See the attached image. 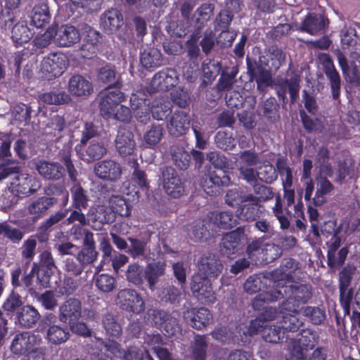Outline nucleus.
Listing matches in <instances>:
<instances>
[{"instance_id": "nucleus-1", "label": "nucleus", "mask_w": 360, "mask_h": 360, "mask_svg": "<svg viewBox=\"0 0 360 360\" xmlns=\"http://www.w3.org/2000/svg\"><path fill=\"white\" fill-rule=\"evenodd\" d=\"M283 293L288 296V298L283 303V309L298 317L299 311H302V308H299L300 305L305 303L311 297V292L304 285H292L288 281V285H284L278 282L275 290H271L257 295L252 302V306L255 309H259L265 302L276 300Z\"/></svg>"}, {"instance_id": "nucleus-2", "label": "nucleus", "mask_w": 360, "mask_h": 360, "mask_svg": "<svg viewBox=\"0 0 360 360\" xmlns=\"http://www.w3.org/2000/svg\"><path fill=\"white\" fill-rule=\"evenodd\" d=\"M223 266L213 257H202L198 264V272L193 278L191 288L193 295L203 304L215 302L216 295L208 276L217 277Z\"/></svg>"}, {"instance_id": "nucleus-3", "label": "nucleus", "mask_w": 360, "mask_h": 360, "mask_svg": "<svg viewBox=\"0 0 360 360\" xmlns=\"http://www.w3.org/2000/svg\"><path fill=\"white\" fill-rule=\"evenodd\" d=\"M259 316L264 323L276 319H281L279 321L278 328L282 327L283 330H290L291 332L297 330L302 324V320L290 314L289 311H285L283 309V305L279 312L271 307L266 309Z\"/></svg>"}, {"instance_id": "nucleus-4", "label": "nucleus", "mask_w": 360, "mask_h": 360, "mask_svg": "<svg viewBox=\"0 0 360 360\" xmlns=\"http://www.w3.org/2000/svg\"><path fill=\"white\" fill-rule=\"evenodd\" d=\"M68 65L66 56L60 52L51 53L44 58L41 63V71L47 79L60 76Z\"/></svg>"}, {"instance_id": "nucleus-5", "label": "nucleus", "mask_w": 360, "mask_h": 360, "mask_svg": "<svg viewBox=\"0 0 360 360\" xmlns=\"http://www.w3.org/2000/svg\"><path fill=\"white\" fill-rule=\"evenodd\" d=\"M259 162L257 153L252 150H244L240 153L236 160L240 178L248 184L255 182L256 170L252 167Z\"/></svg>"}, {"instance_id": "nucleus-6", "label": "nucleus", "mask_w": 360, "mask_h": 360, "mask_svg": "<svg viewBox=\"0 0 360 360\" xmlns=\"http://www.w3.org/2000/svg\"><path fill=\"white\" fill-rule=\"evenodd\" d=\"M117 304L124 310L140 313L144 310L145 303L141 295L134 290L124 289L117 295Z\"/></svg>"}, {"instance_id": "nucleus-7", "label": "nucleus", "mask_w": 360, "mask_h": 360, "mask_svg": "<svg viewBox=\"0 0 360 360\" xmlns=\"http://www.w3.org/2000/svg\"><path fill=\"white\" fill-rule=\"evenodd\" d=\"M163 188L165 192L174 198L181 197L184 186L176 172L172 167L166 168L162 172Z\"/></svg>"}, {"instance_id": "nucleus-8", "label": "nucleus", "mask_w": 360, "mask_h": 360, "mask_svg": "<svg viewBox=\"0 0 360 360\" xmlns=\"http://www.w3.org/2000/svg\"><path fill=\"white\" fill-rule=\"evenodd\" d=\"M41 339L30 333L17 335L11 345L13 353L18 355L27 354L33 347L40 345Z\"/></svg>"}, {"instance_id": "nucleus-9", "label": "nucleus", "mask_w": 360, "mask_h": 360, "mask_svg": "<svg viewBox=\"0 0 360 360\" xmlns=\"http://www.w3.org/2000/svg\"><path fill=\"white\" fill-rule=\"evenodd\" d=\"M13 192L20 195H29L37 191L41 187L39 181L27 174L18 175L11 183Z\"/></svg>"}, {"instance_id": "nucleus-10", "label": "nucleus", "mask_w": 360, "mask_h": 360, "mask_svg": "<svg viewBox=\"0 0 360 360\" xmlns=\"http://www.w3.org/2000/svg\"><path fill=\"white\" fill-rule=\"evenodd\" d=\"M99 96L101 112L105 117L114 115L113 110L124 100L123 94L119 89H106Z\"/></svg>"}, {"instance_id": "nucleus-11", "label": "nucleus", "mask_w": 360, "mask_h": 360, "mask_svg": "<svg viewBox=\"0 0 360 360\" xmlns=\"http://www.w3.org/2000/svg\"><path fill=\"white\" fill-rule=\"evenodd\" d=\"M177 82V75L174 70L167 69L156 73L150 84V93L158 91H167Z\"/></svg>"}, {"instance_id": "nucleus-12", "label": "nucleus", "mask_w": 360, "mask_h": 360, "mask_svg": "<svg viewBox=\"0 0 360 360\" xmlns=\"http://www.w3.org/2000/svg\"><path fill=\"white\" fill-rule=\"evenodd\" d=\"M82 315V304L79 300L70 298L64 302L59 308V319L60 321L72 324L78 321Z\"/></svg>"}, {"instance_id": "nucleus-13", "label": "nucleus", "mask_w": 360, "mask_h": 360, "mask_svg": "<svg viewBox=\"0 0 360 360\" xmlns=\"http://www.w3.org/2000/svg\"><path fill=\"white\" fill-rule=\"evenodd\" d=\"M317 342L316 336L314 333L310 330H303L300 338L297 340L290 339L288 343V355L290 356L292 350L294 353H296L295 350H300L304 354L309 349L314 348Z\"/></svg>"}, {"instance_id": "nucleus-14", "label": "nucleus", "mask_w": 360, "mask_h": 360, "mask_svg": "<svg viewBox=\"0 0 360 360\" xmlns=\"http://www.w3.org/2000/svg\"><path fill=\"white\" fill-rule=\"evenodd\" d=\"M153 323L165 330L167 336H173L179 330L175 317L162 311H153L151 315Z\"/></svg>"}, {"instance_id": "nucleus-15", "label": "nucleus", "mask_w": 360, "mask_h": 360, "mask_svg": "<svg viewBox=\"0 0 360 360\" xmlns=\"http://www.w3.org/2000/svg\"><path fill=\"white\" fill-rule=\"evenodd\" d=\"M94 172L100 179L115 181L120 178L122 169L120 165L113 160H103L95 165Z\"/></svg>"}, {"instance_id": "nucleus-16", "label": "nucleus", "mask_w": 360, "mask_h": 360, "mask_svg": "<svg viewBox=\"0 0 360 360\" xmlns=\"http://www.w3.org/2000/svg\"><path fill=\"white\" fill-rule=\"evenodd\" d=\"M183 316L191 327L200 330L210 324L212 320V315L205 308L189 309L184 311Z\"/></svg>"}, {"instance_id": "nucleus-17", "label": "nucleus", "mask_w": 360, "mask_h": 360, "mask_svg": "<svg viewBox=\"0 0 360 360\" xmlns=\"http://www.w3.org/2000/svg\"><path fill=\"white\" fill-rule=\"evenodd\" d=\"M115 143L117 152L122 156L132 155L136 149V141L133 133L125 129L118 131Z\"/></svg>"}, {"instance_id": "nucleus-18", "label": "nucleus", "mask_w": 360, "mask_h": 360, "mask_svg": "<svg viewBox=\"0 0 360 360\" xmlns=\"http://www.w3.org/2000/svg\"><path fill=\"white\" fill-rule=\"evenodd\" d=\"M56 27V43L60 46L68 47L77 43L80 39L78 30L72 25Z\"/></svg>"}, {"instance_id": "nucleus-19", "label": "nucleus", "mask_w": 360, "mask_h": 360, "mask_svg": "<svg viewBox=\"0 0 360 360\" xmlns=\"http://www.w3.org/2000/svg\"><path fill=\"white\" fill-rule=\"evenodd\" d=\"M244 199L245 202L238 210V217L244 221L255 220L262 212L261 205L252 194H247Z\"/></svg>"}, {"instance_id": "nucleus-20", "label": "nucleus", "mask_w": 360, "mask_h": 360, "mask_svg": "<svg viewBox=\"0 0 360 360\" xmlns=\"http://www.w3.org/2000/svg\"><path fill=\"white\" fill-rule=\"evenodd\" d=\"M231 183L230 173L222 168L216 167L210 174L203 179L201 184L207 193L213 192L210 190L212 185L229 186Z\"/></svg>"}, {"instance_id": "nucleus-21", "label": "nucleus", "mask_w": 360, "mask_h": 360, "mask_svg": "<svg viewBox=\"0 0 360 360\" xmlns=\"http://www.w3.org/2000/svg\"><path fill=\"white\" fill-rule=\"evenodd\" d=\"M208 226L212 231L219 228L229 229L236 224L233 214L228 212H212L207 215Z\"/></svg>"}, {"instance_id": "nucleus-22", "label": "nucleus", "mask_w": 360, "mask_h": 360, "mask_svg": "<svg viewBox=\"0 0 360 360\" xmlns=\"http://www.w3.org/2000/svg\"><path fill=\"white\" fill-rule=\"evenodd\" d=\"M68 91L73 96H85L93 92V85L84 77L77 75L70 79Z\"/></svg>"}, {"instance_id": "nucleus-23", "label": "nucleus", "mask_w": 360, "mask_h": 360, "mask_svg": "<svg viewBox=\"0 0 360 360\" xmlns=\"http://www.w3.org/2000/svg\"><path fill=\"white\" fill-rule=\"evenodd\" d=\"M276 249L277 247L273 244H264L260 240H255L248 246L247 252L249 258L251 259L252 262H257L260 259L262 260L272 259V257L269 258L268 252L276 250Z\"/></svg>"}, {"instance_id": "nucleus-24", "label": "nucleus", "mask_w": 360, "mask_h": 360, "mask_svg": "<svg viewBox=\"0 0 360 360\" xmlns=\"http://www.w3.org/2000/svg\"><path fill=\"white\" fill-rule=\"evenodd\" d=\"M39 174L46 179H58L63 175V167L57 162L41 160L36 164Z\"/></svg>"}, {"instance_id": "nucleus-25", "label": "nucleus", "mask_w": 360, "mask_h": 360, "mask_svg": "<svg viewBox=\"0 0 360 360\" xmlns=\"http://www.w3.org/2000/svg\"><path fill=\"white\" fill-rule=\"evenodd\" d=\"M348 172L345 163L338 162L331 165H322L320 166V174L323 176L330 177L335 182H341Z\"/></svg>"}, {"instance_id": "nucleus-26", "label": "nucleus", "mask_w": 360, "mask_h": 360, "mask_svg": "<svg viewBox=\"0 0 360 360\" xmlns=\"http://www.w3.org/2000/svg\"><path fill=\"white\" fill-rule=\"evenodd\" d=\"M189 125V117L185 113L179 112L172 115L168 130L172 135L178 136L184 134L188 129Z\"/></svg>"}, {"instance_id": "nucleus-27", "label": "nucleus", "mask_w": 360, "mask_h": 360, "mask_svg": "<svg viewBox=\"0 0 360 360\" xmlns=\"http://www.w3.org/2000/svg\"><path fill=\"white\" fill-rule=\"evenodd\" d=\"M33 34L34 32L24 20L18 21L11 29V38L15 43L18 44L28 42Z\"/></svg>"}, {"instance_id": "nucleus-28", "label": "nucleus", "mask_w": 360, "mask_h": 360, "mask_svg": "<svg viewBox=\"0 0 360 360\" xmlns=\"http://www.w3.org/2000/svg\"><path fill=\"white\" fill-rule=\"evenodd\" d=\"M40 314L32 306L25 305L18 312L17 319L19 323L25 327L31 328L39 320Z\"/></svg>"}, {"instance_id": "nucleus-29", "label": "nucleus", "mask_w": 360, "mask_h": 360, "mask_svg": "<svg viewBox=\"0 0 360 360\" xmlns=\"http://www.w3.org/2000/svg\"><path fill=\"white\" fill-rule=\"evenodd\" d=\"M326 25L324 17L320 14H309L302 25V30L311 35L317 34Z\"/></svg>"}, {"instance_id": "nucleus-30", "label": "nucleus", "mask_w": 360, "mask_h": 360, "mask_svg": "<svg viewBox=\"0 0 360 360\" xmlns=\"http://www.w3.org/2000/svg\"><path fill=\"white\" fill-rule=\"evenodd\" d=\"M332 183L326 176H321L318 180L317 189L313 198V202L316 206L323 205L326 202L325 196L333 191Z\"/></svg>"}, {"instance_id": "nucleus-31", "label": "nucleus", "mask_w": 360, "mask_h": 360, "mask_svg": "<svg viewBox=\"0 0 360 360\" xmlns=\"http://www.w3.org/2000/svg\"><path fill=\"white\" fill-rule=\"evenodd\" d=\"M49 20L50 14L46 4H37L33 8L31 22L36 27H43L49 22Z\"/></svg>"}, {"instance_id": "nucleus-32", "label": "nucleus", "mask_w": 360, "mask_h": 360, "mask_svg": "<svg viewBox=\"0 0 360 360\" xmlns=\"http://www.w3.org/2000/svg\"><path fill=\"white\" fill-rule=\"evenodd\" d=\"M53 204V198L41 197L29 204L27 211L34 218H39L44 214Z\"/></svg>"}, {"instance_id": "nucleus-33", "label": "nucleus", "mask_w": 360, "mask_h": 360, "mask_svg": "<svg viewBox=\"0 0 360 360\" xmlns=\"http://www.w3.org/2000/svg\"><path fill=\"white\" fill-rule=\"evenodd\" d=\"M102 24L106 30L116 31L122 25L121 14L116 9L108 11L102 17Z\"/></svg>"}, {"instance_id": "nucleus-34", "label": "nucleus", "mask_w": 360, "mask_h": 360, "mask_svg": "<svg viewBox=\"0 0 360 360\" xmlns=\"http://www.w3.org/2000/svg\"><path fill=\"white\" fill-rule=\"evenodd\" d=\"M162 54L155 48L145 50L141 56V63L146 68L158 67L162 64Z\"/></svg>"}, {"instance_id": "nucleus-35", "label": "nucleus", "mask_w": 360, "mask_h": 360, "mask_svg": "<svg viewBox=\"0 0 360 360\" xmlns=\"http://www.w3.org/2000/svg\"><path fill=\"white\" fill-rule=\"evenodd\" d=\"M165 274V264L161 262L150 264L148 266L145 272L146 278L149 288L154 290L155 285L158 282V278Z\"/></svg>"}, {"instance_id": "nucleus-36", "label": "nucleus", "mask_w": 360, "mask_h": 360, "mask_svg": "<svg viewBox=\"0 0 360 360\" xmlns=\"http://www.w3.org/2000/svg\"><path fill=\"white\" fill-rule=\"evenodd\" d=\"M267 65L269 68L277 70L285 63V54L276 46H271L266 53Z\"/></svg>"}, {"instance_id": "nucleus-37", "label": "nucleus", "mask_w": 360, "mask_h": 360, "mask_svg": "<svg viewBox=\"0 0 360 360\" xmlns=\"http://www.w3.org/2000/svg\"><path fill=\"white\" fill-rule=\"evenodd\" d=\"M47 339L52 344L65 342L69 338V330L66 327L53 325L47 330Z\"/></svg>"}, {"instance_id": "nucleus-38", "label": "nucleus", "mask_w": 360, "mask_h": 360, "mask_svg": "<svg viewBox=\"0 0 360 360\" xmlns=\"http://www.w3.org/2000/svg\"><path fill=\"white\" fill-rule=\"evenodd\" d=\"M207 347L206 337L195 335L191 345V352L195 360H205Z\"/></svg>"}, {"instance_id": "nucleus-39", "label": "nucleus", "mask_w": 360, "mask_h": 360, "mask_svg": "<svg viewBox=\"0 0 360 360\" xmlns=\"http://www.w3.org/2000/svg\"><path fill=\"white\" fill-rule=\"evenodd\" d=\"M131 108L134 110H141L147 113L150 110L149 104L147 103V94L144 89H141L132 94L130 98Z\"/></svg>"}, {"instance_id": "nucleus-40", "label": "nucleus", "mask_w": 360, "mask_h": 360, "mask_svg": "<svg viewBox=\"0 0 360 360\" xmlns=\"http://www.w3.org/2000/svg\"><path fill=\"white\" fill-rule=\"evenodd\" d=\"M95 284L101 292H110L115 288L116 280L110 274H101L96 276Z\"/></svg>"}, {"instance_id": "nucleus-41", "label": "nucleus", "mask_w": 360, "mask_h": 360, "mask_svg": "<svg viewBox=\"0 0 360 360\" xmlns=\"http://www.w3.org/2000/svg\"><path fill=\"white\" fill-rule=\"evenodd\" d=\"M279 324L276 326H267L262 330L263 339L271 343H278L283 337L284 333L288 330H283L282 327L278 328Z\"/></svg>"}, {"instance_id": "nucleus-42", "label": "nucleus", "mask_w": 360, "mask_h": 360, "mask_svg": "<svg viewBox=\"0 0 360 360\" xmlns=\"http://www.w3.org/2000/svg\"><path fill=\"white\" fill-rule=\"evenodd\" d=\"M241 235L238 232L232 231L226 233L222 238V246L225 253L230 255L234 252L240 244Z\"/></svg>"}, {"instance_id": "nucleus-43", "label": "nucleus", "mask_w": 360, "mask_h": 360, "mask_svg": "<svg viewBox=\"0 0 360 360\" xmlns=\"http://www.w3.org/2000/svg\"><path fill=\"white\" fill-rule=\"evenodd\" d=\"M73 198V205L75 208L81 210L86 209L88 207L89 197L81 186L75 185L71 188Z\"/></svg>"}, {"instance_id": "nucleus-44", "label": "nucleus", "mask_w": 360, "mask_h": 360, "mask_svg": "<svg viewBox=\"0 0 360 360\" xmlns=\"http://www.w3.org/2000/svg\"><path fill=\"white\" fill-rule=\"evenodd\" d=\"M108 203L114 213L124 217H128L130 214L129 205L123 198L119 195H113L109 199Z\"/></svg>"}, {"instance_id": "nucleus-45", "label": "nucleus", "mask_w": 360, "mask_h": 360, "mask_svg": "<svg viewBox=\"0 0 360 360\" xmlns=\"http://www.w3.org/2000/svg\"><path fill=\"white\" fill-rule=\"evenodd\" d=\"M257 179L266 183L271 184L277 179L276 170L272 165L264 164L256 171L255 181Z\"/></svg>"}, {"instance_id": "nucleus-46", "label": "nucleus", "mask_w": 360, "mask_h": 360, "mask_svg": "<svg viewBox=\"0 0 360 360\" xmlns=\"http://www.w3.org/2000/svg\"><path fill=\"white\" fill-rule=\"evenodd\" d=\"M208 224V219L193 223L190 230L191 236H193L195 240L207 238L211 235V229L209 228Z\"/></svg>"}, {"instance_id": "nucleus-47", "label": "nucleus", "mask_w": 360, "mask_h": 360, "mask_svg": "<svg viewBox=\"0 0 360 360\" xmlns=\"http://www.w3.org/2000/svg\"><path fill=\"white\" fill-rule=\"evenodd\" d=\"M40 101L50 105H61L70 101L69 95L65 92L54 94L53 92L44 93L39 96Z\"/></svg>"}, {"instance_id": "nucleus-48", "label": "nucleus", "mask_w": 360, "mask_h": 360, "mask_svg": "<svg viewBox=\"0 0 360 360\" xmlns=\"http://www.w3.org/2000/svg\"><path fill=\"white\" fill-rule=\"evenodd\" d=\"M172 155L175 165L181 169H186L190 162L189 153L181 147H175L172 150Z\"/></svg>"}, {"instance_id": "nucleus-49", "label": "nucleus", "mask_w": 360, "mask_h": 360, "mask_svg": "<svg viewBox=\"0 0 360 360\" xmlns=\"http://www.w3.org/2000/svg\"><path fill=\"white\" fill-rule=\"evenodd\" d=\"M103 325L106 331V333L113 338L120 336L122 333V328L120 325L115 321V318L111 314H106L103 319Z\"/></svg>"}, {"instance_id": "nucleus-50", "label": "nucleus", "mask_w": 360, "mask_h": 360, "mask_svg": "<svg viewBox=\"0 0 360 360\" xmlns=\"http://www.w3.org/2000/svg\"><path fill=\"white\" fill-rule=\"evenodd\" d=\"M0 236L11 240L13 242L20 241L22 237V233L7 223L0 224Z\"/></svg>"}, {"instance_id": "nucleus-51", "label": "nucleus", "mask_w": 360, "mask_h": 360, "mask_svg": "<svg viewBox=\"0 0 360 360\" xmlns=\"http://www.w3.org/2000/svg\"><path fill=\"white\" fill-rule=\"evenodd\" d=\"M301 314L307 317H309L311 323L314 324L321 323L325 318L324 311L316 307H302V311H299L298 315Z\"/></svg>"}, {"instance_id": "nucleus-52", "label": "nucleus", "mask_w": 360, "mask_h": 360, "mask_svg": "<svg viewBox=\"0 0 360 360\" xmlns=\"http://www.w3.org/2000/svg\"><path fill=\"white\" fill-rule=\"evenodd\" d=\"M127 279L134 285H140L143 283V268L137 264H132L128 266L126 273Z\"/></svg>"}, {"instance_id": "nucleus-53", "label": "nucleus", "mask_w": 360, "mask_h": 360, "mask_svg": "<svg viewBox=\"0 0 360 360\" xmlns=\"http://www.w3.org/2000/svg\"><path fill=\"white\" fill-rule=\"evenodd\" d=\"M162 136V128L159 125H153L146 131L143 136V140L148 146H153L159 143Z\"/></svg>"}, {"instance_id": "nucleus-54", "label": "nucleus", "mask_w": 360, "mask_h": 360, "mask_svg": "<svg viewBox=\"0 0 360 360\" xmlns=\"http://www.w3.org/2000/svg\"><path fill=\"white\" fill-rule=\"evenodd\" d=\"M245 197H247V194H244L239 189H229L226 194L225 201L227 205L233 207L245 202Z\"/></svg>"}, {"instance_id": "nucleus-55", "label": "nucleus", "mask_w": 360, "mask_h": 360, "mask_svg": "<svg viewBox=\"0 0 360 360\" xmlns=\"http://www.w3.org/2000/svg\"><path fill=\"white\" fill-rule=\"evenodd\" d=\"M277 168L282 178L283 188H290L292 185L291 169L287 167L285 162L281 160L277 161Z\"/></svg>"}, {"instance_id": "nucleus-56", "label": "nucleus", "mask_w": 360, "mask_h": 360, "mask_svg": "<svg viewBox=\"0 0 360 360\" xmlns=\"http://www.w3.org/2000/svg\"><path fill=\"white\" fill-rule=\"evenodd\" d=\"M52 40L56 42V27H49L44 34L37 36L34 39V43L37 46L46 47Z\"/></svg>"}, {"instance_id": "nucleus-57", "label": "nucleus", "mask_w": 360, "mask_h": 360, "mask_svg": "<svg viewBox=\"0 0 360 360\" xmlns=\"http://www.w3.org/2000/svg\"><path fill=\"white\" fill-rule=\"evenodd\" d=\"M237 72L232 70L231 72H223L218 82L217 86L220 91L230 90L236 83V75Z\"/></svg>"}, {"instance_id": "nucleus-58", "label": "nucleus", "mask_w": 360, "mask_h": 360, "mask_svg": "<svg viewBox=\"0 0 360 360\" xmlns=\"http://www.w3.org/2000/svg\"><path fill=\"white\" fill-rule=\"evenodd\" d=\"M98 257L95 247H85L77 255V260L83 265L93 263Z\"/></svg>"}, {"instance_id": "nucleus-59", "label": "nucleus", "mask_w": 360, "mask_h": 360, "mask_svg": "<svg viewBox=\"0 0 360 360\" xmlns=\"http://www.w3.org/2000/svg\"><path fill=\"white\" fill-rule=\"evenodd\" d=\"M213 14V7L211 4L202 5L195 12V17L198 24L202 25L210 19Z\"/></svg>"}, {"instance_id": "nucleus-60", "label": "nucleus", "mask_w": 360, "mask_h": 360, "mask_svg": "<svg viewBox=\"0 0 360 360\" xmlns=\"http://www.w3.org/2000/svg\"><path fill=\"white\" fill-rule=\"evenodd\" d=\"M99 34L96 30L89 28L87 31V35L86 37V43L82 46V49H87L91 53H94L96 52L95 46L99 42Z\"/></svg>"}, {"instance_id": "nucleus-61", "label": "nucleus", "mask_w": 360, "mask_h": 360, "mask_svg": "<svg viewBox=\"0 0 360 360\" xmlns=\"http://www.w3.org/2000/svg\"><path fill=\"white\" fill-rule=\"evenodd\" d=\"M356 268L352 265H347L340 273V286L348 288L353 276L356 274Z\"/></svg>"}, {"instance_id": "nucleus-62", "label": "nucleus", "mask_w": 360, "mask_h": 360, "mask_svg": "<svg viewBox=\"0 0 360 360\" xmlns=\"http://www.w3.org/2000/svg\"><path fill=\"white\" fill-rule=\"evenodd\" d=\"M39 301L45 309L49 310L53 309L58 305L56 295L50 290L42 293L39 297Z\"/></svg>"}, {"instance_id": "nucleus-63", "label": "nucleus", "mask_w": 360, "mask_h": 360, "mask_svg": "<svg viewBox=\"0 0 360 360\" xmlns=\"http://www.w3.org/2000/svg\"><path fill=\"white\" fill-rule=\"evenodd\" d=\"M98 79L105 84L110 85L114 84L117 81L116 74L115 70L109 66H105L100 69L98 75Z\"/></svg>"}, {"instance_id": "nucleus-64", "label": "nucleus", "mask_w": 360, "mask_h": 360, "mask_svg": "<svg viewBox=\"0 0 360 360\" xmlns=\"http://www.w3.org/2000/svg\"><path fill=\"white\" fill-rule=\"evenodd\" d=\"M296 353H291L290 356H286L287 360H325V357L320 349H315L309 359L304 358L306 354L300 350H295Z\"/></svg>"}]
</instances>
